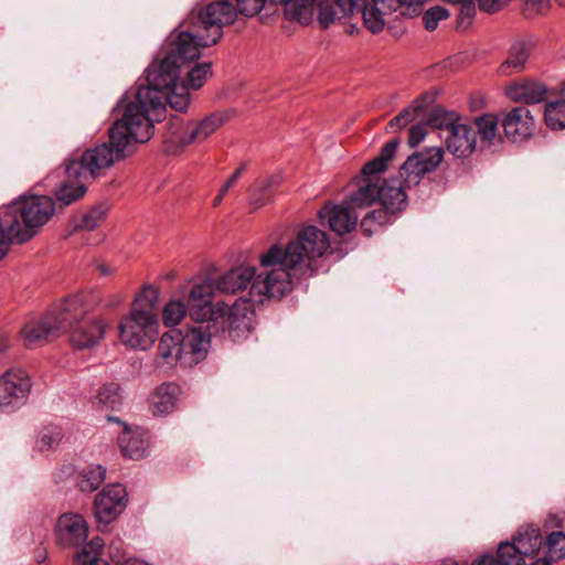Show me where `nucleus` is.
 Wrapping results in <instances>:
<instances>
[{"instance_id": "f257e3e1", "label": "nucleus", "mask_w": 565, "mask_h": 565, "mask_svg": "<svg viewBox=\"0 0 565 565\" xmlns=\"http://www.w3.org/2000/svg\"><path fill=\"white\" fill-rule=\"evenodd\" d=\"M330 247L326 232L315 225L300 228L297 236L285 247L274 244L259 257L263 267L279 266V269L256 275L252 266H238L224 273L215 282L206 280L222 294H237L249 287V295L281 298L295 289L306 291L308 280L317 275L315 260Z\"/></svg>"}, {"instance_id": "f03ea898", "label": "nucleus", "mask_w": 565, "mask_h": 565, "mask_svg": "<svg viewBox=\"0 0 565 565\" xmlns=\"http://www.w3.org/2000/svg\"><path fill=\"white\" fill-rule=\"evenodd\" d=\"M192 36L178 33L174 29L164 40L158 55L145 71V84H139L135 100L126 104L124 113L135 121H140L153 132V122L167 106L179 113H186L191 105V93L180 84L183 68L192 58H200L201 52L191 45Z\"/></svg>"}, {"instance_id": "7ed1b4c3", "label": "nucleus", "mask_w": 565, "mask_h": 565, "mask_svg": "<svg viewBox=\"0 0 565 565\" xmlns=\"http://www.w3.org/2000/svg\"><path fill=\"white\" fill-rule=\"evenodd\" d=\"M213 286L210 282L196 284L188 298V310L193 327L173 328L164 332L157 348L153 366L169 372L178 364L192 367L207 356L211 339L224 333V313L226 302L213 303Z\"/></svg>"}, {"instance_id": "20e7f679", "label": "nucleus", "mask_w": 565, "mask_h": 565, "mask_svg": "<svg viewBox=\"0 0 565 565\" xmlns=\"http://www.w3.org/2000/svg\"><path fill=\"white\" fill-rule=\"evenodd\" d=\"M108 137L107 142L86 149L79 159L68 160L65 174L70 179H95L115 162L130 156L136 143L149 141L152 131H148L140 121H135L124 113L108 128Z\"/></svg>"}, {"instance_id": "39448f33", "label": "nucleus", "mask_w": 565, "mask_h": 565, "mask_svg": "<svg viewBox=\"0 0 565 565\" xmlns=\"http://www.w3.org/2000/svg\"><path fill=\"white\" fill-rule=\"evenodd\" d=\"M56 202L49 195H22L0 213V259L11 244L31 241L52 218Z\"/></svg>"}, {"instance_id": "423d86ee", "label": "nucleus", "mask_w": 565, "mask_h": 565, "mask_svg": "<svg viewBox=\"0 0 565 565\" xmlns=\"http://www.w3.org/2000/svg\"><path fill=\"white\" fill-rule=\"evenodd\" d=\"M158 298V290L150 285L143 286L136 295L129 316L118 327L119 338L125 345L139 350H147L152 345L159 328L154 315Z\"/></svg>"}, {"instance_id": "0eeeda50", "label": "nucleus", "mask_w": 565, "mask_h": 565, "mask_svg": "<svg viewBox=\"0 0 565 565\" xmlns=\"http://www.w3.org/2000/svg\"><path fill=\"white\" fill-rule=\"evenodd\" d=\"M237 17L232 0H213L189 13L183 23L185 30L177 29L178 33L190 34L191 45L201 52V49L215 45L223 36V28L234 24Z\"/></svg>"}, {"instance_id": "6e6552de", "label": "nucleus", "mask_w": 565, "mask_h": 565, "mask_svg": "<svg viewBox=\"0 0 565 565\" xmlns=\"http://www.w3.org/2000/svg\"><path fill=\"white\" fill-rule=\"evenodd\" d=\"M232 118L228 110H216L200 120H184L183 117L171 115L166 122L162 135L164 149L169 153H178L193 143H201Z\"/></svg>"}, {"instance_id": "1a4fd4ad", "label": "nucleus", "mask_w": 565, "mask_h": 565, "mask_svg": "<svg viewBox=\"0 0 565 565\" xmlns=\"http://www.w3.org/2000/svg\"><path fill=\"white\" fill-rule=\"evenodd\" d=\"M84 315L78 298L66 297L61 302L53 305L50 310L36 321L28 322L21 330L24 345L36 348L43 345L62 333V329L70 321Z\"/></svg>"}, {"instance_id": "9d476101", "label": "nucleus", "mask_w": 565, "mask_h": 565, "mask_svg": "<svg viewBox=\"0 0 565 565\" xmlns=\"http://www.w3.org/2000/svg\"><path fill=\"white\" fill-rule=\"evenodd\" d=\"M399 139L395 138L387 141L374 159L367 161L361 169L360 174L354 179L356 190L353 191L344 203L350 204L354 210L367 207L379 202L377 191H380V174L383 173L388 162L394 158Z\"/></svg>"}, {"instance_id": "9b49d317", "label": "nucleus", "mask_w": 565, "mask_h": 565, "mask_svg": "<svg viewBox=\"0 0 565 565\" xmlns=\"http://www.w3.org/2000/svg\"><path fill=\"white\" fill-rule=\"evenodd\" d=\"M537 534L533 525L521 527L512 537L498 545L497 555L484 553L472 561L471 565H530L535 559Z\"/></svg>"}, {"instance_id": "f8f14e48", "label": "nucleus", "mask_w": 565, "mask_h": 565, "mask_svg": "<svg viewBox=\"0 0 565 565\" xmlns=\"http://www.w3.org/2000/svg\"><path fill=\"white\" fill-rule=\"evenodd\" d=\"M79 300L84 315L70 321V324L62 329V332L70 333V342L76 350L88 349L96 345L105 335L106 322L98 317H88V306L79 294L71 295Z\"/></svg>"}, {"instance_id": "ddd939ff", "label": "nucleus", "mask_w": 565, "mask_h": 565, "mask_svg": "<svg viewBox=\"0 0 565 565\" xmlns=\"http://www.w3.org/2000/svg\"><path fill=\"white\" fill-rule=\"evenodd\" d=\"M444 159L443 147H428L407 157L399 168V177L408 189L417 186L422 179L434 172Z\"/></svg>"}, {"instance_id": "4468645a", "label": "nucleus", "mask_w": 565, "mask_h": 565, "mask_svg": "<svg viewBox=\"0 0 565 565\" xmlns=\"http://www.w3.org/2000/svg\"><path fill=\"white\" fill-rule=\"evenodd\" d=\"M255 329V310L250 300L239 298L232 307L226 305L224 332L227 331L234 343L246 341Z\"/></svg>"}, {"instance_id": "2eb2a0df", "label": "nucleus", "mask_w": 565, "mask_h": 565, "mask_svg": "<svg viewBox=\"0 0 565 565\" xmlns=\"http://www.w3.org/2000/svg\"><path fill=\"white\" fill-rule=\"evenodd\" d=\"M31 388L32 381L24 370H8L0 376V408L15 409L23 406Z\"/></svg>"}, {"instance_id": "dca6fc26", "label": "nucleus", "mask_w": 565, "mask_h": 565, "mask_svg": "<svg viewBox=\"0 0 565 565\" xmlns=\"http://www.w3.org/2000/svg\"><path fill=\"white\" fill-rule=\"evenodd\" d=\"M127 491L120 483L108 484L97 493L94 514L98 523L108 525L126 509Z\"/></svg>"}, {"instance_id": "f3484780", "label": "nucleus", "mask_w": 565, "mask_h": 565, "mask_svg": "<svg viewBox=\"0 0 565 565\" xmlns=\"http://www.w3.org/2000/svg\"><path fill=\"white\" fill-rule=\"evenodd\" d=\"M405 180L399 178H390L382 180L380 184L379 202L382 205L377 209L380 212H385L387 218L394 222L398 214L406 210L407 194Z\"/></svg>"}, {"instance_id": "a211bd4d", "label": "nucleus", "mask_w": 565, "mask_h": 565, "mask_svg": "<svg viewBox=\"0 0 565 565\" xmlns=\"http://www.w3.org/2000/svg\"><path fill=\"white\" fill-rule=\"evenodd\" d=\"M426 0H362L361 6L354 13L362 12L365 28L373 34L380 33L384 28V10L395 11L401 6L422 4Z\"/></svg>"}, {"instance_id": "6ab92c4d", "label": "nucleus", "mask_w": 565, "mask_h": 565, "mask_svg": "<svg viewBox=\"0 0 565 565\" xmlns=\"http://www.w3.org/2000/svg\"><path fill=\"white\" fill-rule=\"evenodd\" d=\"M318 217L322 225H328L330 231L339 236L351 233L358 225V214L350 204L344 202L323 205L318 212Z\"/></svg>"}, {"instance_id": "aec40b11", "label": "nucleus", "mask_w": 565, "mask_h": 565, "mask_svg": "<svg viewBox=\"0 0 565 565\" xmlns=\"http://www.w3.org/2000/svg\"><path fill=\"white\" fill-rule=\"evenodd\" d=\"M537 534L539 546H535V559L530 565H553L565 558V532L553 531L542 536L540 527L533 525Z\"/></svg>"}, {"instance_id": "412c9836", "label": "nucleus", "mask_w": 565, "mask_h": 565, "mask_svg": "<svg viewBox=\"0 0 565 565\" xmlns=\"http://www.w3.org/2000/svg\"><path fill=\"white\" fill-rule=\"evenodd\" d=\"M55 533L61 546H77L86 541L88 526L81 514L64 513L57 520Z\"/></svg>"}, {"instance_id": "4be33fe9", "label": "nucleus", "mask_w": 565, "mask_h": 565, "mask_svg": "<svg viewBox=\"0 0 565 565\" xmlns=\"http://www.w3.org/2000/svg\"><path fill=\"white\" fill-rule=\"evenodd\" d=\"M501 124L505 137L512 142H520L532 135L534 119L526 107L518 106L504 116Z\"/></svg>"}, {"instance_id": "5701e85b", "label": "nucleus", "mask_w": 565, "mask_h": 565, "mask_svg": "<svg viewBox=\"0 0 565 565\" xmlns=\"http://www.w3.org/2000/svg\"><path fill=\"white\" fill-rule=\"evenodd\" d=\"M448 131L449 135L446 138L447 151L458 159L469 158L477 147V137L473 128L459 120Z\"/></svg>"}, {"instance_id": "b1692460", "label": "nucleus", "mask_w": 565, "mask_h": 565, "mask_svg": "<svg viewBox=\"0 0 565 565\" xmlns=\"http://www.w3.org/2000/svg\"><path fill=\"white\" fill-rule=\"evenodd\" d=\"M507 95L513 102L533 105L545 102L551 89L540 81L523 79L510 85Z\"/></svg>"}, {"instance_id": "393cba45", "label": "nucleus", "mask_w": 565, "mask_h": 565, "mask_svg": "<svg viewBox=\"0 0 565 565\" xmlns=\"http://www.w3.org/2000/svg\"><path fill=\"white\" fill-rule=\"evenodd\" d=\"M118 445L124 457L140 460L149 447L148 433L139 427L131 429L124 424V430L118 436Z\"/></svg>"}, {"instance_id": "a878e982", "label": "nucleus", "mask_w": 565, "mask_h": 565, "mask_svg": "<svg viewBox=\"0 0 565 565\" xmlns=\"http://www.w3.org/2000/svg\"><path fill=\"white\" fill-rule=\"evenodd\" d=\"M280 183L281 175L278 173L257 178L248 189L249 204L257 210L269 203Z\"/></svg>"}, {"instance_id": "bb28decb", "label": "nucleus", "mask_w": 565, "mask_h": 565, "mask_svg": "<svg viewBox=\"0 0 565 565\" xmlns=\"http://www.w3.org/2000/svg\"><path fill=\"white\" fill-rule=\"evenodd\" d=\"M181 394V387L174 382L160 384L151 396L152 413L154 415H168L177 406V401Z\"/></svg>"}, {"instance_id": "cd10ccee", "label": "nucleus", "mask_w": 565, "mask_h": 565, "mask_svg": "<svg viewBox=\"0 0 565 565\" xmlns=\"http://www.w3.org/2000/svg\"><path fill=\"white\" fill-rule=\"evenodd\" d=\"M532 44L525 41L514 42L509 51L507 58L501 63L499 70L501 74L508 75L513 72H521L531 55Z\"/></svg>"}, {"instance_id": "c85d7f7f", "label": "nucleus", "mask_w": 565, "mask_h": 565, "mask_svg": "<svg viewBox=\"0 0 565 565\" xmlns=\"http://www.w3.org/2000/svg\"><path fill=\"white\" fill-rule=\"evenodd\" d=\"M85 179L68 178L64 180L54 191L56 201L60 206H68L72 203L78 201L86 193Z\"/></svg>"}, {"instance_id": "c756f323", "label": "nucleus", "mask_w": 565, "mask_h": 565, "mask_svg": "<svg viewBox=\"0 0 565 565\" xmlns=\"http://www.w3.org/2000/svg\"><path fill=\"white\" fill-rule=\"evenodd\" d=\"M198 60L199 58H192L188 63V66L183 68L182 78L180 79V84L186 85L189 93L190 88H201L207 76L212 75V63H198Z\"/></svg>"}, {"instance_id": "7c9ffc66", "label": "nucleus", "mask_w": 565, "mask_h": 565, "mask_svg": "<svg viewBox=\"0 0 565 565\" xmlns=\"http://www.w3.org/2000/svg\"><path fill=\"white\" fill-rule=\"evenodd\" d=\"M110 205L106 201L98 202L86 213L74 218L75 231H94L107 216Z\"/></svg>"}, {"instance_id": "2f4dec72", "label": "nucleus", "mask_w": 565, "mask_h": 565, "mask_svg": "<svg viewBox=\"0 0 565 565\" xmlns=\"http://www.w3.org/2000/svg\"><path fill=\"white\" fill-rule=\"evenodd\" d=\"M106 469L102 465L84 468L76 476V486L82 492H93L105 481Z\"/></svg>"}, {"instance_id": "473e14b6", "label": "nucleus", "mask_w": 565, "mask_h": 565, "mask_svg": "<svg viewBox=\"0 0 565 565\" xmlns=\"http://www.w3.org/2000/svg\"><path fill=\"white\" fill-rule=\"evenodd\" d=\"M423 120L425 125L434 129L449 130L461 120V117L457 111L436 106L424 116Z\"/></svg>"}, {"instance_id": "72a5a7b5", "label": "nucleus", "mask_w": 565, "mask_h": 565, "mask_svg": "<svg viewBox=\"0 0 565 565\" xmlns=\"http://www.w3.org/2000/svg\"><path fill=\"white\" fill-rule=\"evenodd\" d=\"M544 119L546 126L553 130L565 128V86L559 98L546 103Z\"/></svg>"}, {"instance_id": "f704fd0d", "label": "nucleus", "mask_w": 565, "mask_h": 565, "mask_svg": "<svg viewBox=\"0 0 565 565\" xmlns=\"http://www.w3.org/2000/svg\"><path fill=\"white\" fill-rule=\"evenodd\" d=\"M478 135L482 145L491 147L497 136L499 119L497 115L491 113L482 114L475 118Z\"/></svg>"}, {"instance_id": "c9c22d12", "label": "nucleus", "mask_w": 565, "mask_h": 565, "mask_svg": "<svg viewBox=\"0 0 565 565\" xmlns=\"http://www.w3.org/2000/svg\"><path fill=\"white\" fill-rule=\"evenodd\" d=\"M96 399L100 407L114 409L121 403L120 385L114 382L103 385Z\"/></svg>"}, {"instance_id": "e433bc0d", "label": "nucleus", "mask_w": 565, "mask_h": 565, "mask_svg": "<svg viewBox=\"0 0 565 565\" xmlns=\"http://www.w3.org/2000/svg\"><path fill=\"white\" fill-rule=\"evenodd\" d=\"M393 223L390 218H387L385 212H380L379 210H373L367 212L361 223L360 227L363 235L370 237L374 232H376L380 227Z\"/></svg>"}, {"instance_id": "4c0bfd02", "label": "nucleus", "mask_w": 565, "mask_h": 565, "mask_svg": "<svg viewBox=\"0 0 565 565\" xmlns=\"http://www.w3.org/2000/svg\"><path fill=\"white\" fill-rule=\"evenodd\" d=\"M186 313V307L182 301H169L162 312L163 321L167 326L178 324Z\"/></svg>"}, {"instance_id": "58836bf2", "label": "nucleus", "mask_w": 565, "mask_h": 565, "mask_svg": "<svg viewBox=\"0 0 565 565\" xmlns=\"http://www.w3.org/2000/svg\"><path fill=\"white\" fill-rule=\"evenodd\" d=\"M420 116L422 115L417 113V110H415L412 105H408L407 107L403 108L398 115L392 118L387 126L392 130H401Z\"/></svg>"}, {"instance_id": "ea45409f", "label": "nucleus", "mask_w": 565, "mask_h": 565, "mask_svg": "<svg viewBox=\"0 0 565 565\" xmlns=\"http://www.w3.org/2000/svg\"><path fill=\"white\" fill-rule=\"evenodd\" d=\"M318 9V20L319 24L322 29H328L337 17V12L331 2L326 0H317L315 2V8Z\"/></svg>"}, {"instance_id": "a19ab883", "label": "nucleus", "mask_w": 565, "mask_h": 565, "mask_svg": "<svg viewBox=\"0 0 565 565\" xmlns=\"http://www.w3.org/2000/svg\"><path fill=\"white\" fill-rule=\"evenodd\" d=\"M449 17V12L446 8L436 6L429 8L423 15V22L427 31H434L437 29L439 21L445 20Z\"/></svg>"}, {"instance_id": "79ce46f5", "label": "nucleus", "mask_w": 565, "mask_h": 565, "mask_svg": "<svg viewBox=\"0 0 565 565\" xmlns=\"http://www.w3.org/2000/svg\"><path fill=\"white\" fill-rule=\"evenodd\" d=\"M62 439L61 429L56 426L44 427L39 434V446L41 450L51 449Z\"/></svg>"}, {"instance_id": "37998d69", "label": "nucleus", "mask_w": 565, "mask_h": 565, "mask_svg": "<svg viewBox=\"0 0 565 565\" xmlns=\"http://www.w3.org/2000/svg\"><path fill=\"white\" fill-rule=\"evenodd\" d=\"M235 11L236 14H242L244 17H255L265 7L267 0H235Z\"/></svg>"}, {"instance_id": "c03bdc74", "label": "nucleus", "mask_w": 565, "mask_h": 565, "mask_svg": "<svg viewBox=\"0 0 565 565\" xmlns=\"http://www.w3.org/2000/svg\"><path fill=\"white\" fill-rule=\"evenodd\" d=\"M427 125L422 119L419 124L413 125L409 128L408 140L407 143L411 148H416L426 137L427 135Z\"/></svg>"}, {"instance_id": "a18cd8bd", "label": "nucleus", "mask_w": 565, "mask_h": 565, "mask_svg": "<svg viewBox=\"0 0 565 565\" xmlns=\"http://www.w3.org/2000/svg\"><path fill=\"white\" fill-rule=\"evenodd\" d=\"M476 15V4L475 0H466L460 4L458 23L462 24L467 20V23L470 24L472 18Z\"/></svg>"}, {"instance_id": "49530a36", "label": "nucleus", "mask_w": 565, "mask_h": 565, "mask_svg": "<svg viewBox=\"0 0 565 565\" xmlns=\"http://www.w3.org/2000/svg\"><path fill=\"white\" fill-rule=\"evenodd\" d=\"M435 102V95L428 92L420 94L417 98L412 102V106L423 115L426 109Z\"/></svg>"}, {"instance_id": "de8ad7c7", "label": "nucleus", "mask_w": 565, "mask_h": 565, "mask_svg": "<svg viewBox=\"0 0 565 565\" xmlns=\"http://www.w3.org/2000/svg\"><path fill=\"white\" fill-rule=\"evenodd\" d=\"M479 10L486 13H495L500 11L510 0H477Z\"/></svg>"}, {"instance_id": "09e8293b", "label": "nucleus", "mask_w": 565, "mask_h": 565, "mask_svg": "<svg viewBox=\"0 0 565 565\" xmlns=\"http://www.w3.org/2000/svg\"><path fill=\"white\" fill-rule=\"evenodd\" d=\"M362 0H335V4L342 12L343 17H351L361 6Z\"/></svg>"}, {"instance_id": "8fccbe9b", "label": "nucleus", "mask_w": 565, "mask_h": 565, "mask_svg": "<svg viewBox=\"0 0 565 565\" xmlns=\"http://www.w3.org/2000/svg\"><path fill=\"white\" fill-rule=\"evenodd\" d=\"M89 555L87 554V547L82 548L76 554V559L81 565H109L107 561L93 556L92 558H88Z\"/></svg>"}, {"instance_id": "3c124183", "label": "nucleus", "mask_w": 565, "mask_h": 565, "mask_svg": "<svg viewBox=\"0 0 565 565\" xmlns=\"http://www.w3.org/2000/svg\"><path fill=\"white\" fill-rule=\"evenodd\" d=\"M87 547V554L89 555L88 558L100 557V554L104 548V541L102 537L96 536L93 537L88 543L84 544L82 548Z\"/></svg>"}, {"instance_id": "603ef678", "label": "nucleus", "mask_w": 565, "mask_h": 565, "mask_svg": "<svg viewBox=\"0 0 565 565\" xmlns=\"http://www.w3.org/2000/svg\"><path fill=\"white\" fill-rule=\"evenodd\" d=\"M246 166L245 164H242L241 167H238L232 174L231 177L225 181V183L222 185V188L220 190H222L223 193H227L230 191L231 188L234 186V184L238 181V179L241 178L243 171L245 170Z\"/></svg>"}, {"instance_id": "864d4df0", "label": "nucleus", "mask_w": 565, "mask_h": 565, "mask_svg": "<svg viewBox=\"0 0 565 565\" xmlns=\"http://www.w3.org/2000/svg\"><path fill=\"white\" fill-rule=\"evenodd\" d=\"M10 342L8 332L0 330V352H4L10 347Z\"/></svg>"}, {"instance_id": "5fc2aeb1", "label": "nucleus", "mask_w": 565, "mask_h": 565, "mask_svg": "<svg viewBox=\"0 0 565 565\" xmlns=\"http://www.w3.org/2000/svg\"><path fill=\"white\" fill-rule=\"evenodd\" d=\"M225 194L226 193H223L222 190H220L217 195L213 200V206H218L222 203L223 198L225 196Z\"/></svg>"}, {"instance_id": "6e6d98bb", "label": "nucleus", "mask_w": 565, "mask_h": 565, "mask_svg": "<svg viewBox=\"0 0 565 565\" xmlns=\"http://www.w3.org/2000/svg\"><path fill=\"white\" fill-rule=\"evenodd\" d=\"M120 565H149V564L138 561V559H126Z\"/></svg>"}, {"instance_id": "4d7b16f0", "label": "nucleus", "mask_w": 565, "mask_h": 565, "mask_svg": "<svg viewBox=\"0 0 565 565\" xmlns=\"http://www.w3.org/2000/svg\"><path fill=\"white\" fill-rule=\"evenodd\" d=\"M98 270L100 271L102 275H110L111 274L110 268L105 264L98 265Z\"/></svg>"}, {"instance_id": "13d9d810", "label": "nucleus", "mask_w": 565, "mask_h": 565, "mask_svg": "<svg viewBox=\"0 0 565 565\" xmlns=\"http://www.w3.org/2000/svg\"><path fill=\"white\" fill-rule=\"evenodd\" d=\"M437 565H458V563L454 559H444L440 563H438Z\"/></svg>"}, {"instance_id": "bf43d9fd", "label": "nucleus", "mask_w": 565, "mask_h": 565, "mask_svg": "<svg viewBox=\"0 0 565 565\" xmlns=\"http://www.w3.org/2000/svg\"><path fill=\"white\" fill-rule=\"evenodd\" d=\"M448 2L450 3H454V4H461L462 2H465L466 0H447Z\"/></svg>"}, {"instance_id": "052dcab7", "label": "nucleus", "mask_w": 565, "mask_h": 565, "mask_svg": "<svg viewBox=\"0 0 565 565\" xmlns=\"http://www.w3.org/2000/svg\"><path fill=\"white\" fill-rule=\"evenodd\" d=\"M125 98L126 96H122V98L119 100V103L117 104V107L120 106L124 102H125Z\"/></svg>"}, {"instance_id": "680f3d73", "label": "nucleus", "mask_w": 565, "mask_h": 565, "mask_svg": "<svg viewBox=\"0 0 565 565\" xmlns=\"http://www.w3.org/2000/svg\"><path fill=\"white\" fill-rule=\"evenodd\" d=\"M559 6L565 7V0H557Z\"/></svg>"}, {"instance_id": "e2e57ef3", "label": "nucleus", "mask_w": 565, "mask_h": 565, "mask_svg": "<svg viewBox=\"0 0 565 565\" xmlns=\"http://www.w3.org/2000/svg\"><path fill=\"white\" fill-rule=\"evenodd\" d=\"M109 420H116L117 423H120V420L118 418H114V417H108Z\"/></svg>"}]
</instances>
